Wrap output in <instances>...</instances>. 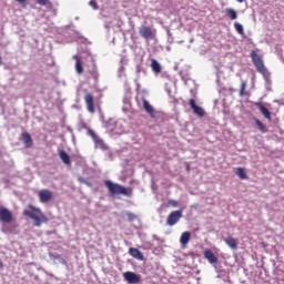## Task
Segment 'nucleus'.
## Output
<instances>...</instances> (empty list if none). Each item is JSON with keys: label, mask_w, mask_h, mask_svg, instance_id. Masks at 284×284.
Here are the masks:
<instances>
[{"label": "nucleus", "mask_w": 284, "mask_h": 284, "mask_svg": "<svg viewBox=\"0 0 284 284\" xmlns=\"http://www.w3.org/2000/svg\"><path fill=\"white\" fill-rule=\"evenodd\" d=\"M142 108L151 119H156V111L154 110V106H152L145 98H142Z\"/></svg>", "instance_id": "nucleus-9"}, {"label": "nucleus", "mask_w": 284, "mask_h": 284, "mask_svg": "<svg viewBox=\"0 0 284 284\" xmlns=\"http://www.w3.org/2000/svg\"><path fill=\"white\" fill-rule=\"evenodd\" d=\"M245 90H247V81L242 80L240 88V97H245L247 94Z\"/></svg>", "instance_id": "nucleus-25"}, {"label": "nucleus", "mask_w": 284, "mask_h": 284, "mask_svg": "<svg viewBox=\"0 0 284 284\" xmlns=\"http://www.w3.org/2000/svg\"><path fill=\"white\" fill-rule=\"evenodd\" d=\"M189 105L193 110V113L196 114V116H200V119H203L205 116V110L199 105H196V100L190 99Z\"/></svg>", "instance_id": "nucleus-12"}, {"label": "nucleus", "mask_w": 284, "mask_h": 284, "mask_svg": "<svg viewBox=\"0 0 284 284\" xmlns=\"http://www.w3.org/2000/svg\"><path fill=\"white\" fill-rule=\"evenodd\" d=\"M83 181H87V180L83 179V178H79V182H80V183H83Z\"/></svg>", "instance_id": "nucleus-34"}, {"label": "nucleus", "mask_w": 284, "mask_h": 284, "mask_svg": "<svg viewBox=\"0 0 284 284\" xmlns=\"http://www.w3.org/2000/svg\"><path fill=\"white\" fill-rule=\"evenodd\" d=\"M151 70L153 72H155V74H161V63H159V61H156L155 59L151 60Z\"/></svg>", "instance_id": "nucleus-21"}, {"label": "nucleus", "mask_w": 284, "mask_h": 284, "mask_svg": "<svg viewBox=\"0 0 284 284\" xmlns=\"http://www.w3.org/2000/svg\"><path fill=\"white\" fill-rule=\"evenodd\" d=\"M254 105L260 110L261 114H263L264 119L272 121V112H270V109L263 104V102H254Z\"/></svg>", "instance_id": "nucleus-11"}, {"label": "nucleus", "mask_w": 284, "mask_h": 284, "mask_svg": "<svg viewBox=\"0 0 284 284\" xmlns=\"http://www.w3.org/2000/svg\"><path fill=\"white\" fill-rule=\"evenodd\" d=\"M255 123H256L260 132H262V134H265L267 132V125H265L263 122H261V120L255 119Z\"/></svg>", "instance_id": "nucleus-23"}, {"label": "nucleus", "mask_w": 284, "mask_h": 284, "mask_svg": "<svg viewBox=\"0 0 284 284\" xmlns=\"http://www.w3.org/2000/svg\"><path fill=\"white\" fill-rule=\"evenodd\" d=\"M89 6L93 8L94 10H99V4L97 3V0L89 1Z\"/></svg>", "instance_id": "nucleus-28"}, {"label": "nucleus", "mask_w": 284, "mask_h": 284, "mask_svg": "<svg viewBox=\"0 0 284 284\" xmlns=\"http://www.w3.org/2000/svg\"><path fill=\"white\" fill-rule=\"evenodd\" d=\"M239 3H243V1H245V0H236Z\"/></svg>", "instance_id": "nucleus-36"}, {"label": "nucleus", "mask_w": 284, "mask_h": 284, "mask_svg": "<svg viewBox=\"0 0 284 284\" xmlns=\"http://www.w3.org/2000/svg\"><path fill=\"white\" fill-rule=\"evenodd\" d=\"M126 216L129 221H134L136 219V215H134V213H126Z\"/></svg>", "instance_id": "nucleus-31"}, {"label": "nucleus", "mask_w": 284, "mask_h": 284, "mask_svg": "<svg viewBox=\"0 0 284 284\" xmlns=\"http://www.w3.org/2000/svg\"><path fill=\"white\" fill-rule=\"evenodd\" d=\"M38 196L40 203H50V201L53 199V193L48 189H43L39 191Z\"/></svg>", "instance_id": "nucleus-8"}, {"label": "nucleus", "mask_w": 284, "mask_h": 284, "mask_svg": "<svg viewBox=\"0 0 284 284\" xmlns=\"http://www.w3.org/2000/svg\"><path fill=\"white\" fill-rule=\"evenodd\" d=\"M84 101L87 103L88 111L94 114V97L91 93L84 95Z\"/></svg>", "instance_id": "nucleus-13"}, {"label": "nucleus", "mask_w": 284, "mask_h": 284, "mask_svg": "<svg viewBox=\"0 0 284 284\" xmlns=\"http://www.w3.org/2000/svg\"><path fill=\"white\" fill-rule=\"evenodd\" d=\"M73 59L75 61V72H77V74H83V61L81 60V57L74 55Z\"/></svg>", "instance_id": "nucleus-18"}, {"label": "nucleus", "mask_w": 284, "mask_h": 284, "mask_svg": "<svg viewBox=\"0 0 284 284\" xmlns=\"http://www.w3.org/2000/svg\"><path fill=\"white\" fill-rule=\"evenodd\" d=\"M0 221L1 223H12L14 221L12 212L6 207H0Z\"/></svg>", "instance_id": "nucleus-7"}, {"label": "nucleus", "mask_w": 284, "mask_h": 284, "mask_svg": "<svg viewBox=\"0 0 284 284\" xmlns=\"http://www.w3.org/2000/svg\"><path fill=\"white\" fill-rule=\"evenodd\" d=\"M39 6H50V0H36Z\"/></svg>", "instance_id": "nucleus-27"}, {"label": "nucleus", "mask_w": 284, "mask_h": 284, "mask_svg": "<svg viewBox=\"0 0 284 284\" xmlns=\"http://www.w3.org/2000/svg\"><path fill=\"white\" fill-rule=\"evenodd\" d=\"M104 185L113 196L119 194H122L123 196H132V187H125L121 184L113 183L110 180L105 181Z\"/></svg>", "instance_id": "nucleus-2"}, {"label": "nucleus", "mask_w": 284, "mask_h": 284, "mask_svg": "<svg viewBox=\"0 0 284 284\" xmlns=\"http://www.w3.org/2000/svg\"><path fill=\"white\" fill-rule=\"evenodd\" d=\"M59 156L61 161L64 163V165H70V163H72L70 160V155L64 150L59 151Z\"/></svg>", "instance_id": "nucleus-20"}, {"label": "nucleus", "mask_w": 284, "mask_h": 284, "mask_svg": "<svg viewBox=\"0 0 284 284\" xmlns=\"http://www.w3.org/2000/svg\"><path fill=\"white\" fill-rule=\"evenodd\" d=\"M29 210L23 211L24 216H29V219H32L34 221L33 225L36 227H41V223H48V216L41 212V209L33 206L32 204L29 205Z\"/></svg>", "instance_id": "nucleus-1"}, {"label": "nucleus", "mask_w": 284, "mask_h": 284, "mask_svg": "<svg viewBox=\"0 0 284 284\" xmlns=\"http://www.w3.org/2000/svg\"><path fill=\"white\" fill-rule=\"evenodd\" d=\"M0 270H3V262L0 260Z\"/></svg>", "instance_id": "nucleus-35"}, {"label": "nucleus", "mask_w": 284, "mask_h": 284, "mask_svg": "<svg viewBox=\"0 0 284 284\" xmlns=\"http://www.w3.org/2000/svg\"><path fill=\"white\" fill-rule=\"evenodd\" d=\"M84 185H88V187H92V183H90L88 180L83 181Z\"/></svg>", "instance_id": "nucleus-32"}, {"label": "nucleus", "mask_w": 284, "mask_h": 284, "mask_svg": "<svg viewBox=\"0 0 284 284\" xmlns=\"http://www.w3.org/2000/svg\"><path fill=\"white\" fill-rule=\"evenodd\" d=\"M225 12H226L227 17H230V19H231L232 21H234L235 19L239 18V13H236V11H235L234 9L227 8V9L225 10Z\"/></svg>", "instance_id": "nucleus-24"}, {"label": "nucleus", "mask_w": 284, "mask_h": 284, "mask_svg": "<svg viewBox=\"0 0 284 284\" xmlns=\"http://www.w3.org/2000/svg\"><path fill=\"white\" fill-rule=\"evenodd\" d=\"M139 34L145 41H152L156 37V30L152 29V27L141 26L139 28Z\"/></svg>", "instance_id": "nucleus-4"}, {"label": "nucleus", "mask_w": 284, "mask_h": 284, "mask_svg": "<svg viewBox=\"0 0 284 284\" xmlns=\"http://www.w3.org/2000/svg\"><path fill=\"white\" fill-rule=\"evenodd\" d=\"M123 278L129 284H136L141 283V275L134 273V272H125L123 273Z\"/></svg>", "instance_id": "nucleus-10"}, {"label": "nucleus", "mask_w": 284, "mask_h": 284, "mask_svg": "<svg viewBox=\"0 0 284 284\" xmlns=\"http://www.w3.org/2000/svg\"><path fill=\"white\" fill-rule=\"evenodd\" d=\"M1 63H2V59H1V55H0V65H1Z\"/></svg>", "instance_id": "nucleus-38"}, {"label": "nucleus", "mask_w": 284, "mask_h": 284, "mask_svg": "<svg viewBox=\"0 0 284 284\" xmlns=\"http://www.w3.org/2000/svg\"><path fill=\"white\" fill-rule=\"evenodd\" d=\"M129 254L133 258H136V261H143V253L139 248H135V247L129 248Z\"/></svg>", "instance_id": "nucleus-17"}, {"label": "nucleus", "mask_w": 284, "mask_h": 284, "mask_svg": "<svg viewBox=\"0 0 284 284\" xmlns=\"http://www.w3.org/2000/svg\"><path fill=\"white\" fill-rule=\"evenodd\" d=\"M204 257L206 258V261H209V263H211V265L219 263V257H216L214 252H212V250H210V248H206L204 251Z\"/></svg>", "instance_id": "nucleus-14"}, {"label": "nucleus", "mask_w": 284, "mask_h": 284, "mask_svg": "<svg viewBox=\"0 0 284 284\" xmlns=\"http://www.w3.org/2000/svg\"><path fill=\"white\" fill-rule=\"evenodd\" d=\"M21 141L24 143L26 148H32L33 142H32V135L28 132H23L21 134Z\"/></svg>", "instance_id": "nucleus-15"}, {"label": "nucleus", "mask_w": 284, "mask_h": 284, "mask_svg": "<svg viewBox=\"0 0 284 284\" xmlns=\"http://www.w3.org/2000/svg\"><path fill=\"white\" fill-rule=\"evenodd\" d=\"M90 74L93 77V79H99V72L97 71V69L90 71Z\"/></svg>", "instance_id": "nucleus-30"}, {"label": "nucleus", "mask_w": 284, "mask_h": 284, "mask_svg": "<svg viewBox=\"0 0 284 284\" xmlns=\"http://www.w3.org/2000/svg\"><path fill=\"white\" fill-rule=\"evenodd\" d=\"M224 242L232 250H234V251L239 250V240H236L232 236H227L226 239H224Z\"/></svg>", "instance_id": "nucleus-16"}, {"label": "nucleus", "mask_w": 284, "mask_h": 284, "mask_svg": "<svg viewBox=\"0 0 284 284\" xmlns=\"http://www.w3.org/2000/svg\"><path fill=\"white\" fill-rule=\"evenodd\" d=\"M235 174L242 181H245V179H247V173L245 172V169H243V168H236L235 169Z\"/></svg>", "instance_id": "nucleus-22"}, {"label": "nucleus", "mask_w": 284, "mask_h": 284, "mask_svg": "<svg viewBox=\"0 0 284 284\" xmlns=\"http://www.w3.org/2000/svg\"><path fill=\"white\" fill-rule=\"evenodd\" d=\"M181 219H183V211H172L166 217V225L174 227V225H176Z\"/></svg>", "instance_id": "nucleus-5"}, {"label": "nucleus", "mask_w": 284, "mask_h": 284, "mask_svg": "<svg viewBox=\"0 0 284 284\" xmlns=\"http://www.w3.org/2000/svg\"><path fill=\"white\" fill-rule=\"evenodd\" d=\"M18 3H26V0H16Z\"/></svg>", "instance_id": "nucleus-33"}, {"label": "nucleus", "mask_w": 284, "mask_h": 284, "mask_svg": "<svg viewBox=\"0 0 284 284\" xmlns=\"http://www.w3.org/2000/svg\"><path fill=\"white\" fill-rule=\"evenodd\" d=\"M169 205H171V207H179V202L175 200H169Z\"/></svg>", "instance_id": "nucleus-29"}, {"label": "nucleus", "mask_w": 284, "mask_h": 284, "mask_svg": "<svg viewBox=\"0 0 284 284\" xmlns=\"http://www.w3.org/2000/svg\"><path fill=\"white\" fill-rule=\"evenodd\" d=\"M191 239H192V233H190V231L183 232L180 237L181 245H183L185 247V245H187V243H190Z\"/></svg>", "instance_id": "nucleus-19"}, {"label": "nucleus", "mask_w": 284, "mask_h": 284, "mask_svg": "<svg viewBox=\"0 0 284 284\" xmlns=\"http://www.w3.org/2000/svg\"><path fill=\"white\" fill-rule=\"evenodd\" d=\"M234 28L239 34H245V31L243 30V24L235 22Z\"/></svg>", "instance_id": "nucleus-26"}, {"label": "nucleus", "mask_w": 284, "mask_h": 284, "mask_svg": "<svg viewBox=\"0 0 284 284\" xmlns=\"http://www.w3.org/2000/svg\"><path fill=\"white\" fill-rule=\"evenodd\" d=\"M88 134L89 136H91V139L93 140V142L95 143V148H98L99 150H108V144H105V142H103V140L101 138H99V135H97V133L90 129L87 128Z\"/></svg>", "instance_id": "nucleus-6"}, {"label": "nucleus", "mask_w": 284, "mask_h": 284, "mask_svg": "<svg viewBox=\"0 0 284 284\" xmlns=\"http://www.w3.org/2000/svg\"><path fill=\"white\" fill-rule=\"evenodd\" d=\"M187 172H190V165L186 166Z\"/></svg>", "instance_id": "nucleus-37"}, {"label": "nucleus", "mask_w": 284, "mask_h": 284, "mask_svg": "<svg viewBox=\"0 0 284 284\" xmlns=\"http://www.w3.org/2000/svg\"><path fill=\"white\" fill-rule=\"evenodd\" d=\"M251 59H252L253 65H255L260 74H267V69L265 68V63H263V58H261V55H258L256 51L251 52Z\"/></svg>", "instance_id": "nucleus-3"}]
</instances>
